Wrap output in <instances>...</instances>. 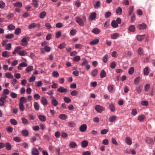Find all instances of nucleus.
I'll use <instances>...</instances> for the list:
<instances>
[{
	"label": "nucleus",
	"mask_w": 155,
	"mask_h": 155,
	"mask_svg": "<svg viewBox=\"0 0 155 155\" xmlns=\"http://www.w3.org/2000/svg\"><path fill=\"white\" fill-rule=\"evenodd\" d=\"M147 27V25L144 23L139 24L137 28L140 30L144 29Z\"/></svg>",
	"instance_id": "obj_14"
},
{
	"label": "nucleus",
	"mask_w": 155,
	"mask_h": 155,
	"mask_svg": "<svg viewBox=\"0 0 155 155\" xmlns=\"http://www.w3.org/2000/svg\"><path fill=\"white\" fill-rule=\"evenodd\" d=\"M63 99L64 101L67 103H69L71 101V99L68 97H65Z\"/></svg>",
	"instance_id": "obj_51"
},
{
	"label": "nucleus",
	"mask_w": 155,
	"mask_h": 155,
	"mask_svg": "<svg viewBox=\"0 0 155 155\" xmlns=\"http://www.w3.org/2000/svg\"><path fill=\"white\" fill-rule=\"evenodd\" d=\"M27 53L25 50L19 52V55L20 56H25L27 55Z\"/></svg>",
	"instance_id": "obj_49"
},
{
	"label": "nucleus",
	"mask_w": 155,
	"mask_h": 155,
	"mask_svg": "<svg viewBox=\"0 0 155 155\" xmlns=\"http://www.w3.org/2000/svg\"><path fill=\"white\" fill-rule=\"evenodd\" d=\"M119 36V34L117 33H114L111 35V38L113 39H115Z\"/></svg>",
	"instance_id": "obj_34"
},
{
	"label": "nucleus",
	"mask_w": 155,
	"mask_h": 155,
	"mask_svg": "<svg viewBox=\"0 0 155 155\" xmlns=\"http://www.w3.org/2000/svg\"><path fill=\"white\" fill-rule=\"evenodd\" d=\"M107 89L110 92L113 93L115 91L114 86L113 85H110L108 86Z\"/></svg>",
	"instance_id": "obj_8"
},
{
	"label": "nucleus",
	"mask_w": 155,
	"mask_h": 155,
	"mask_svg": "<svg viewBox=\"0 0 155 155\" xmlns=\"http://www.w3.org/2000/svg\"><path fill=\"white\" fill-rule=\"evenodd\" d=\"M140 104L143 106H147L148 104V102L147 101H142L141 102Z\"/></svg>",
	"instance_id": "obj_52"
},
{
	"label": "nucleus",
	"mask_w": 155,
	"mask_h": 155,
	"mask_svg": "<svg viewBox=\"0 0 155 155\" xmlns=\"http://www.w3.org/2000/svg\"><path fill=\"white\" fill-rule=\"evenodd\" d=\"M6 148L8 150H10L12 149V146L11 144L8 142H7L5 143Z\"/></svg>",
	"instance_id": "obj_28"
},
{
	"label": "nucleus",
	"mask_w": 155,
	"mask_h": 155,
	"mask_svg": "<svg viewBox=\"0 0 155 155\" xmlns=\"http://www.w3.org/2000/svg\"><path fill=\"white\" fill-rule=\"evenodd\" d=\"M99 42V39L98 38H96L91 41L89 44L90 45H93L98 43Z\"/></svg>",
	"instance_id": "obj_23"
},
{
	"label": "nucleus",
	"mask_w": 155,
	"mask_h": 155,
	"mask_svg": "<svg viewBox=\"0 0 155 155\" xmlns=\"http://www.w3.org/2000/svg\"><path fill=\"white\" fill-rule=\"evenodd\" d=\"M87 128L86 124H83L81 125L79 127V130L81 132H84L85 131Z\"/></svg>",
	"instance_id": "obj_5"
},
{
	"label": "nucleus",
	"mask_w": 155,
	"mask_h": 155,
	"mask_svg": "<svg viewBox=\"0 0 155 155\" xmlns=\"http://www.w3.org/2000/svg\"><path fill=\"white\" fill-rule=\"evenodd\" d=\"M109 108L112 112H114L116 111L115 107L114 104L112 103H111L109 105Z\"/></svg>",
	"instance_id": "obj_21"
},
{
	"label": "nucleus",
	"mask_w": 155,
	"mask_h": 155,
	"mask_svg": "<svg viewBox=\"0 0 155 155\" xmlns=\"http://www.w3.org/2000/svg\"><path fill=\"white\" fill-rule=\"evenodd\" d=\"M33 66L32 65L27 67L25 69V71L27 72H29L31 71L33 69Z\"/></svg>",
	"instance_id": "obj_39"
},
{
	"label": "nucleus",
	"mask_w": 155,
	"mask_h": 155,
	"mask_svg": "<svg viewBox=\"0 0 155 155\" xmlns=\"http://www.w3.org/2000/svg\"><path fill=\"white\" fill-rule=\"evenodd\" d=\"M135 28L134 25H131L128 28L129 30L131 32H133L135 31Z\"/></svg>",
	"instance_id": "obj_38"
},
{
	"label": "nucleus",
	"mask_w": 155,
	"mask_h": 155,
	"mask_svg": "<svg viewBox=\"0 0 155 155\" xmlns=\"http://www.w3.org/2000/svg\"><path fill=\"white\" fill-rule=\"evenodd\" d=\"M146 141L149 145H152L154 143L153 139L150 137H147L146 138Z\"/></svg>",
	"instance_id": "obj_6"
},
{
	"label": "nucleus",
	"mask_w": 155,
	"mask_h": 155,
	"mask_svg": "<svg viewBox=\"0 0 155 155\" xmlns=\"http://www.w3.org/2000/svg\"><path fill=\"white\" fill-rule=\"evenodd\" d=\"M75 19L76 22L81 26H84L86 21V18L85 16H83L82 18L79 17H76L75 18Z\"/></svg>",
	"instance_id": "obj_1"
},
{
	"label": "nucleus",
	"mask_w": 155,
	"mask_h": 155,
	"mask_svg": "<svg viewBox=\"0 0 155 155\" xmlns=\"http://www.w3.org/2000/svg\"><path fill=\"white\" fill-rule=\"evenodd\" d=\"M36 27V23H33L31 24L28 26V28L30 29H31L34 28Z\"/></svg>",
	"instance_id": "obj_54"
},
{
	"label": "nucleus",
	"mask_w": 155,
	"mask_h": 155,
	"mask_svg": "<svg viewBox=\"0 0 155 155\" xmlns=\"http://www.w3.org/2000/svg\"><path fill=\"white\" fill-rule=\"evenodd\" d=\"M117 116L115 115H112L110 116L108 119L109 121L110 122H114L116 120Z\"/></svg>",
	"instance_id": "obj_9"
},
{
	"label": "nucleus",
	"mask_w": 155,
	"mask_h": 155,
	"mask_svg": "<svg viewBox=\"0 0 155 155\" xmlns=\"http://www.w3.org/2000/svg\"><path fill=\"white\" fill-rule=\"evenodd\" d=\"M140 80V78L139 77H136L134 80V83L135 84H138Z\"/></svg>",
	"instance_id": "obj_46"
},
{
	"label": "nucleus",
	"mask_w": 155,
	"mask_h": 155,
	"mask_svg": "<svg viewBox=\"0 0 155 155\" xmlns=\"http://www.w3.org/2000/svg\"><path fill=\"white\" fill-rule=\"evenodd\" d=\"M95 109L97 112L100 113L102 112L105 109L104 107L99 105H96L95 107Z\"/></svg>",
	"instance_id": "obj_4"
},
{
	"label": "nucleus",
	"mask_w": 155,
	"mask_h": 155,
	"mask_svg": "<svg viewBox=\"0 0 155 155\" xmlns=\"http://www.w3.org/2000/svg\"><path fill=\"white\" fill-rule=\"evenodd\" d=\"M15 26L13 24H10L7 27V29L12 31L14 30L15 28Z\"/></svg>",
	"instance_id": "obj_35"
},
{
	"label": "nucleus",
	"mask_w": 155,
	"mask_h": 155,
	"mask_svg": "<svg viewBox=\"0 0 155 155\" xmlns=\"http://www.w3.org/2000/svg\"><path fill=\"white\" fill-rule=\"evenodd\" d=\"M97 70L96 69H94L93 70L91 73V75L93 77H95L97 73Z\"/></svg>",
	"instance_id": "obj_45"
},
{
	"label": "nucleus",
	"mask_w": 155,
	"mask_h": 155,
	"mask_svg": "<svg viewBox=\"0 0 155 155\" xmlns=\"http://www.w3.org/2000/svg\"><path fill=\"white\" fill-rule=\"evenodd\" d=\"M101 5V2L99 1H98L96 2L94 4V7L95 9H97L100 7Z\"/></svg>",
	"instance_id": "obj_18"
},
{
	"label": "nucleus",
	"mask_w": 155,
	"mask_h": 155,
	"mask_svg": "<svg viewBox=\"0 0 155 155\" xmlns=\"http://www.w3.org/2000/svg\"><path fill=\"white\" fill-rule=\"evenodd\" d=\"M13 5L15 7H21L22 6V3L20 2H18L13 3Z\"/></svg>",
	"instance_id": "obj_26"
},
{
	"label": "nucleus",
	"mask_w": 155,
	"mask_h": 155,
	"mask_svg": "<svg viewBox=\"0 0 155 155\" xmlns=\"http://www.w3.org/2000/svg\"><path fill=\"white\" fill-rule=\"evenodd\" d=\"M149 73V70L148 67H145L143 69V74L145 75H147Z\"/></svg>",
	"instance_id": "obj_48"
},
{
	"label": "nucleus",
	"mask_w": 155,
	"mask_h": 155,
	"mask_svg": "<svg viewBox=\"0 0 155 155\" xmlns=\"http://www.w3.org/2000/svg\"><path fill=\"white\" fill-rule=\"evenodd\" d=\"M21 133L22 136L24 137H27L29 134V132L26 129H23L22 130Z\"/></svg>",
	"instance_id": "obj_20"
},
{
	"label": "nucleus",
	"mask_w": 155,
	"mask_h": 155,
	"mask_svg": "<svg viewBox=\"0 0 155 155\" xmlns=\"http://www.w3.org/2000/svg\"><path fill=\"white\" fill-rule=\"evenodd\" d=\"M106 75V73L104 70H102L100 73V76L101 78L105 77Z\"/></svg>",
	"instance_id": "obj_29"
},
{
	"label": "nucleus",
	"mask_w": 155,
	"mask_h": 155,
	"mask_svg": "<svg viewBox=\"0 0 155 155\" xmlns=\"http://www.w3.org/2000/svg\"><path fill=\"white\" fill-rule=\"evenodd\" d=\"M143 35H138L136 36V38L139 41H141L143 39Z\"/></svg>",
	"instance_id": "obj_42"
},
{
	"label": "nucleus",
	"mask_w": 155,
	"mask_h": 155,
	"mask_svg": "<svg viewBox=\"0 0 155 155\" xmlns=\"http://www.w3.org/2000/svg\"><path fill=\"white\" fill-rule=\"evenodd\" d=\"M38 117L39 120L42 122H45L46 120L45 116L42 115H38Z\"/></svg>",
	"instance_id": "obj_10"
},
{
	"label": "nucleus",
	"mask_w": 155,
	"mask_h": 155,
	"mask_svg": "<svg viewBox=\"0 0 155 155\" xmlns=\"http://www.w3.org/2000/svg\"><path fill=\"white\" fill-rule=\"evenodd\" d=\"M10 122L12 125H16L18 124L17 121L14 119H11L10 120Z\"/></svg>",
	"instance_id": "obj_37"
},
{
	"label": "nucleus",
	"mask_w": 155,
	"mask_h": 155,
	"mask_svg": "<svg viewBox=\"0 0 155 155\" xmlns=\"http://www.w3.org/2000/svg\"><path fill=\"white\" fill-rule=\"evenodd\" d=\"M47 15V13L45 11L41 12L39 14V17L41 19H43Z\"/></svg>",
	"instance_id": "obj_17"
},
{
	"label": "nucleus",
	"mask_w": 155,
	"mask_h": 155,
	"mask_svg": "<svg viewBox=\"0 0 155 155\" xmlns=\"http://www.w3.org/2000/svg\"><path fill=\"white\" fill-rule=\"evenodd\" d=\"M145 118V116L143 115H142L138 117L137 119L140 121H143Z\"/></svg>",
	"instance_id": "obj_36"
},
{
	"label": "nucleus",
	"mask_w": 155,
	"mask_h": 155,
	"mask_svg": "<svg viewBox=\"0 0 155 155\" xmlns=\"http://www.w3.org/2000/svg\"><path fill=\"white\" fill-rule=\"evenodd\" d=\"M81 146L83 147H85L88 145V143L87 140H84L81 143Z\"/></svg>",
	"instance_id": "obj_31"
},
{
	"label": "nucleus",
	"mask_w": 155,
	"mask_h": 155,
	"mask_svg": "<svg viewBox=\"0 0 155 155\" xmlns=\"http://www.w3.org/2000/svg\"><path fill=\"white\" fill-rule=\"evenodd\" d=\"M111 15V13L110 12H107L105 14V17L106 18H108Z\"/></svg>",
	"instance_id": "obj_64"
},
{
	"label": "nucleus",
	"mask_w": 155,
	"mask_h": 155,
	"mask_svg": "<svg viewBox=\"0 0 155 155\" xmlns=\"http://www.w3.org/2000/svg\"><path fill=\"white\" fill-rule=\"evenodd\" d=\"M51 98H53V99L51 101V103L52 105L55 106L58 105V102L57 100L54 99L53 97H51Z\"/></svg>",
	"instance_id": "obj_13"
},
{
	"label": "nucleus",
	"mask_w": 155,
	"mask_h": 155,
	"mask_svg": "<svg viewBox=\"0 0 155 155\" xmlns=\"http://www.w3.org/2000/svg\"><path fill=\"white\" fill-rule=\"evenodd\" d=\"M118 25L117 21L115 20L113 21L111 23L112 26L114 28H116L117 27Z\"/></svg>",
	"instance_id": "obj_33"
},
{
	"label": "nucleus",
	"mask_w": 155,
	"mask_h": 155,
	"mask_svg": "<svg viewBox=\"0 0 155 155\" xmlns=\"http://www.w3.org/2000/svg\"><path fill=\"white\" fill-rule=\"evenodd\" d=\"M31 153L32 155H39V153L37 149L35 148H32Z\"/></svg>",
	"instance_id": "obj_16"
},
{
	"label": "nucleus",
	"mask_w": 155,
	"mask_h": 155,
	"mask_svg": "<svg viewBox=\"0 0 155 155\" xmlns=\"http://www.w3.org/2000/svg\"><path fill=\"white\" fill-rule=\"evenodd\" d=\"M78 93V92L76 90H74L72 91L71 92V94L72 96H76Z\"/></svg>",
	"instance_id": "obj_60"
},
{
	"label": "nucleus",
	"mask_w": 155,
	"mask_h": 155,
	"mask_svg": "<svg viewBox=\"0 0 155 155\" xmlns=\"http://www.w3.org/2000/svg\"><path fill=\"white\" fill-rule=\"evenodd\" d=\"M101 30L98 28H94L92 31V32L96 35L99 34Z\"/></svg>",
	"instance_id": "obj_27"
},
{
	"label": "nucleus",
	"mask_w": 155,
	"mask_h": 155,
	"mask_svg": "<svg viewBox=\"0 0 155 155\" xmlns=\"http://www.w3.org/2000/svg\"><path fill=\"white\" fill-rule=\"evenodd\" d=\"M19 108L20 110L22 111H24L25 109V107L23 105V104H22V103H19Z\"/></svg>",
	"instance_id": "obj_56"
},
{
	"label": "nucleus",
	"mask_w": 155,
	"mask_h": 155,
	"mask_svg": "<svg viewBox=\"0 0 155 155\" xmlns=\"http://www.w3.org/2000/svg\"><path fill=\"white\" fill-rule=\"evenodd\" d=\"M28 66V64L25 62H22L19 64L18 67V69L19 70H21V67H25Z\"/></svg>",
	"instance_id": "obj_11"
},
{
	"label": "nucleus",
	"mask_w": 155,
	"mask_h": 155,
	"mask_svg": "<svg viewBox=\"0 0 155 155\" xmlns=\"http://www.w3.org/2000/svg\"><path fill=\"white\" fill-rule=\"evenodd\" d=\"M75 125V123L72 121H69L68 123V125L69 127H74Z\"/></svg>",
	"instance_id": "obj_30"
},
{
	"label": "nucleus",
	"mask_w": 155,
	"mask_h": 155,
	"mask_svg": "<svg viewBox=\"0 0 155 155\" xmlns=\"http://www.w3.org/2000/svg\"><path fill=\"white\" fill-rule=\"evenodd\" d=\"M134 71V68L133 67H130L128 71V73L130 74H132Z\"/></svg>",
	"instance_id": "obj_55"
},
{
	"label": "nucleus",
	"mask_w": 155,
	"mask_h": 155,
	"mask_svg": "<svg viewBox=\"0 0 155 155\" xmlns=\"http://www.w3.org/2000/svg\"><path fill=\"white\" fill-rule=\"evenodd\" d=\"M21 120L23 123L25 125H27L28 124V120L25 117L21 118Z\"/></svg>",
	"instance_id": "obj_47"
},
{
	"label": "nucleus",
	"mask_w": 155,
	"mask_h": 155,
	"mask_svg": "<svg viewBox=\"0 0 155 155\" xmlns=\"http://www.w3.org/2000/svg\"><path fill=\"white\" fill-rule=\"evenodd\" d=\"M11 48V44L8 43L5 46V48L7 50H10Z\"/></svg>",
	"instance_id": "obj_61"
},
{
	"label": "nucleus",
	"mask_w": 155,
	"mask_h": 155,
	"mask_svg": "<svg viewBox=\"0 0 155 155\" xmlns=\"http://www.w3.org/2000/svg\"><path fill=\"white\" fill-rule=\"evenodd\" d=\"M69 146L71 148H74L76 147L77 144L75 142H71L69 143Z\"/></svg>",
	"instance_id": "obj_24"
},
{
	"label": "nucleus",
	"mask_w": 155,
	"mask_h": 155,
	"mask_svg": "<svg viewBox=\"0 0 155 155\" xmlns=\"http://www.w3.org/2000/svg\"><path fill=\"white\" fill-rule=\"evenodd\" d=\"M97 16V14L95 12H93L89 15L88 18L89 21H92L94 20Z\"/></svg>",
	"instance_id": "obj_3"
},
{
	"label": "nucleus",
	"mask_w": 155,
	"mask_h": 155,
	"mask_svg": "<svg viewBox=\"0 0 155 155\" xmlns=\"http://www.w3.org/2000/svg\"><path fill=\"white\" fill-rule=\"evenodd\" d=\"M29 38L28 37H24L21 40V42L22 43H21V45L22 46H25L28 43V41L29 40Z\"/></svg>",
	"instance_id": "obj_2"
},
{
	"label": "nucleus",
	"mask_w": 155,
	"mask_h": 155,
	"mask_svg": "<svg viewBox=\"0 0 155 155\" xmlns=\"http://www.w3.org/2000/svg\"><path fill=\"white\" fill-rule=\"evenodd\" d=\"M65 46V44L64 43H63L62 44H60L58 47V48L62 49L64 48Z\"/></svg>",
	"instance_id": "obj_62"
},
{
	"label": "nucleus",
	"mask_w": 155,
	"mask_h": 155,
	"mask_svg": "<svg viewBox=\"0 0 155 155\" xmlns=\"http://www.w3.org/2000/svg\"><path fill=\"white\" fill-rule=\"evenodd\" d=\"M52 75L54 77L57 78L59 76V74L57 71H54L52 72Z\"/></svg>",
	"instance_id": "obj_50"
},
{
	"label": "nucleus",
	"mask_w": 155,
	"mask_h": 155,
	"mask_svg": "<svg viewBox=\"0 0 155 155\" xmlns=\"http://www.w3.org/2000/svg\"><path fill=\"white\" fill-rule=\"evenodd\" d=\"M34 107L35 109L36 110H38L39 109V106L38 103L35 102L34 103Z\"/></svg>",
	"instance_id": "obj_32"
},
{
	"label": "nucleus",
	"mask_w": 155,
	"mask_h": 155,
	"mask_svg": "<svg viewBox=\"0 0 155 155\" xmlns=\"http://www.w3.org/2000/svg\"><path fill=\"white\" fill-rule=\"evenodd\" d=\"M5 76L8 78H13V75L10 73H6L5 74Z\"/></svg>",
	"instance_id": "obj_41"
},
{
	"label": "nucleus",
	"mask_w": 155,
	"mask_h": 155,
	"mask_svg": "<svg viewBox=\"0 0 155 155\" xmlns=\"http://www.w3.org/2000/svg\"><path fill=\"white\" fill-rule=\"evenodd\" d=\"M122 8L120 7H118L116 9V13L118 15H120L122 13Z\"/></svg>",
	"instance_id": "obj_40"
},
{
	"label": "nucleus",
	"mask_w": 155,
	"mask_h": 155,
	"mask_svg": "<svg viewBox=\"0 0 155 155\" xmlns=\"http://www.w3.org/2000/svg\"><path fill=\"white\" fill-rule=\"evenodd\" d=\"M41 103L44 106H45L48 104V101L47 99L44 97H42L41 100Z\"/></svg>",
	"instance_id": "obj_12"
},
{
	"label": "nucleus",
	"mask_w": 155,
	"mask_h": 155,
	"mask_svg": "<svg viewBox=\"0 0 155 155\" xmlns=\"http://www.w3.org/2000/svg\"><path fill=\"white\" fill-rule=\"evenodd\" d=\"M2 56L4 57L8 58L11 56V53L8 51H4L2 53Z\"/></svg>",
	"instance_id": "obj_7"
},
{
	"label": "nucleus",
	"mask_w": 155,
	"mask_h": 155,
	"mask_svg": "<svg viewBox=\"0 0 155 155\" xmlns=\"http://www.w3.org/2000/svg\"><path fill=\"white\" fill-rule=\"evenodd\" d=\"M57 91L61 93L66 92L68 91V90L66 89L63 87H59L57 89Z\"/></svg>",
	"instance_id": "obj_15"
},
{
	"label": "nucleus",
	"mask_w": 155,
	"mask_h": 155,
	"mask_svg": "<svg viewBox=\"0 0 155 155\" xmlns=\"http://www.w3.org/2000/svg\"><path fill=\"white\" fill-rule=\"evenodd\" d=\"M21 32V30L20 28H18L16 29L15 31V34L16 35H19Z\"/></svg>",
	"instance_id": "obj_43"
},
{
	"label": "nucleus",
	"mask_w": 155,
	"mask_h": 155,
	"mask_svg": "<svg viewBox=\"0 0 155 155\" xmlns=\"http://www.w3.org/2000/svg\"><path fill=\"white\" fill-rule=\"evenodd\" d=\"M126 143L128 145H130L132 143L131 139L129 137H127L125 138Z\"/></svg>",
	"instance_id": "obj_19"
},
{
	"label": "nucleus",
	"mask_w": 155,
	"mask_h": 155,
	"mask_svg": "<svg viewBox=\"0 0 155 155\" xmlns=\"http://www.w3.org/2000/svg\"><path fill=\"white\" fill-rule=\"evenodd\" d=\"M14 36L13 34H10L7 35L5 36V38L7 39H11L13 38Z\"/></svg>",
	"instance_id": "obj_57"
},
{
	"label": "nucleus",
	"mask_w": 155,
	"mask_h": 155,
	"mask_svg": "<svg viewBox=\"0 0 155 155\" xmlns=\"http://www.w3.org/2000/svg\"><path fill=\"white\" fill-rule=\"evenodd\" d=\"M80 57L79 56H77L73 58V61H74L78 62L80 60Z\"/></svg>",
	"instance_id": "obj_53"
},
{
	"label": "nucleus",
	"mask_w": 155,
	"mask_h": 155,
	"mask_svg": "<svg viewBox=\"0 0 155 155\" xmlns=\"http://www.w3.org/2000/svg\"><path fill=\"white\" fill-rule=\"evenodd\" d=\"M59 117L62 120H65L68 118L67 115L65 114H61L59 116Z\"/></svg>",
	"instance_id": "obj_22"
},
{
	"label": "nucleus",
	"mask_w": 155,
	"mask_h": 155,
	"mask_svg": "<svg viewBox=\"0 0 155 155\" xmlns=\"http://www.w3.org/2000/svg\"><path fill=\"white\" fill-rule=\"evenodd\" d=\"M134 10V7L133 6H131L129 8V15H131Z\"/></svg>",
	"instance_id": "obj_58"
},
{
	"label": "nucleus",
	"mask_w": 155,
	"mask_h": 155,
	"mask_svg": "<svg viewBox=\"0 0 155 155\" xmlns=\"http://www.w3.org/2000/svg\"><path fill=\"white\" fill-rule=\"evenodd\" d=\"M108 131V130L107 129H104L101 131V133L102 134H106Z\"/></svg>",
	"instance_id": "obj_59"
},
{
	"label": "nucleus",
	"mask_w": 155,
	"mask_h": 155,
	"mask_svg": "<svg viewBox=\"0 0 155 155\" xmlns=\"http://www.w3.org/2000/svg\"><path fill=\"white\" fill-rule=\"evenodd\" d=\"M111 141L112 143L115 145H117L118 144L116 139L114 138H112L111 139Z\"/></svg>",
	"instance_id": "obj_63"
},
{
	"label": "nucleus",
	"mask_w": 155,
	"mask_h": 155,
	"mask_svg": "<svg viewBox=\"0 0 155 155\" xmlns=\"http://www.w3.org/2000/svg\"><path fill=\"white\" fill-rule=\"evenodd\" d=\"M136 91L137 93H140L142 91V86H139L137 87L136 88Z\"/></svg>",
	"instance_id": "obj_44"
},
{
	"label": "nucleus",
	"mask_w": 155,
	"mask_h": 155,
	"mask_svg": "<svg viewBox=\"0 0 155 155\" xmlns=\"http://www.w3.org/2000/svg\"><path fill=\"white\" fill-rule=\"evenodd\" d=\"M20 101L19 103L23 104V103H26L27 101V100L26 99L25 97H22L20 98Z\"/></svg>",
	"instance_id": "obj_25"
}]
</instances>
